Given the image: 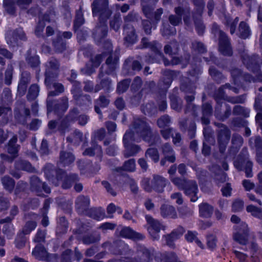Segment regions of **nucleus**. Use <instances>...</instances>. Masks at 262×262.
I'll return each instance as SVG.
<instances>
[{
	"instance_id": "1",
	"label": "nucleus",
	"mask_w": 262,
	"mask_h": 262,
	"mask_svg": "<svg viewBox=\"0 0 262 262\" xmlns=\"http://www.w3.org/2000/svg\"><path fill=\"white\" fill-rule=\"evenodd\" d=\"M142 139L150 145L157 144L160 141L158 135H152L151 129L145 119L135 118L131 128L123 137V143L125 147L124 156L125 158L135 156L141 150L140 147L132 143L135 141L140 142Z\"/></svg>"
},
{
	"instance_id": "2",
	"label": "nucleus",
	"mask_w": 262,
	"mask_h": 262,
	"mask_svg": "<svg viewBox=\"0 0 262 262\" xmlns=\"http://www.w3.org/2000/svg\"><path fill=\"white\" fill-rule=\"evenodd\" d=\"M104 249H108L109 251L116 255H124L121 259L111 260L108 262H150L151 255L149 251L145 247L139 246L137 248V257L132 258L134 252L123 241L117 240L113 244L106 242L102 245Z\"/></svg>"
},
{
	"instance_id": "3",
	"label": "nucleus",
	"mask_w": 262,
	"mask_h": 262,
	"mask_svg": "<svg viewBox=\"0 0 262 262\" xmlns=\"http://www.w3.org/2000/svg\"><path fill=\"white\" fill-rule=\"evenodd\" d=\"M92 11L94 16L98 14L100 15L99 25L96 26L94 36L96 40L100 41L107 35V27L106 21L112 14V12L108 8L107 0H95L92 4Z\"/></svg>"
},
{
	"instance_id": "4",
	"label": "nucleus",
	"mask_w": 262,
	"mask_h": 262,
	"mask_svg": "<svg viewBox=\"0 0 262 262\" xmlns=\"http://www.w3.org/2000/svg\"><path fill=\"white\" fill-rule=\"evenodd\" d=\"M47 87L49 89H54V91H49L48 93L47 100L48 113L52 111L57 114L65 112L69 107L68 99L67 97H63L58 101H52L51 99V96H57L64 92L63 85L55 82V78H53L51 87Z\"/></svg>"
},
{
	"instance_id": "5",
	"label": "nucleus",
	"mask_w": 262,
	"mask_h": 262,
	"mask_svg": "<svg viewBox=\"0 0 262 262\" xmlns=\"http://www.w3.org/2000/svg\"><path fill=\"white\" fill-rule=\"evenodd\" d=\"M171 181L179 190H183L185 195L190 197L191 202H194L198 200L199 197L197 194L199 189L195 180L176 177Z\"/></svg>"
},
{
	"instance_id": "6",
	"label": "nucleus",
	"mask_w": 262,
	"mask_h": 262,
	"mask_svg": "<svg viewBox=\"0 0 262 262\" xmlns=\"http://www.w3.org/2000/svg\"><path fill=\"white\" fill-rule=\"evenodd\" d=\"M51 165H47L44 169L45 175L47 179L51 181L55 173H56V179L58 181L62 180V187L68 189L72 186V183L78 180V176L76 174H72L67 176L65 172L62 170L55 171Z\"/></svg>"
},
{
	"instance_id": "7",
	"label": "nucleus",
	"mask_w": 262,
	"mask_h": 262,
	"mask_svg": "<svg viewBox=\"0 0 262 262\" xmlns=\"http://www.w3.org/2000/svg\"><path fill=\"white\" fill-rule=\"evenodd\" d=\"M213 97L216 103L215 107L214 116L219 120L224 121L231 115V108L229 104H225V106L226 107V112L224 113V115L221 114L220 103H223V101L226 100V98L228 97L225 94L223 85L214 91Z\"/></svg>"
},
{
	"instance_id": "8",
	"label": "nucleus",
	"mask_w": 262,
	"mask_h": 262,
	"mask_svg": "<svg viewBox=\"0 0 262 262\" xmlns=\"http://www.w3.org/2000/svg\"><path fill=\"white\" fill-rule=\"evenodd\" d=\"M211 32L215 37H219L220 52L224 56H231L232 50L230 39L227 34L220 29V26L215 23L212 25Z\"/></svg>"
},
{
	"instance_id": "9",
	"label": "nucleus",
	"mask_w": 262,
	"mask_h": 262,
	"mask_svg": "<svg viewBox=\"0 0 262 262\" xmlns=\"http://www.w3.org/2000/svg\"><path fill=\"white\" fill-rule=\"evenodd\" d=\"M234 166L238 171L244 170L247 177L251 178L253 176V163L249 160L247 148L244 147L242 149L234 161Z\"/></svg>"
},
{
	"instance_id": "10",
	"label": "nucleus",
	"mask_w": 262,
	"mask_h": 262,
	"mask_svg": "<svg viewBox=\"0 0 262 262\" xmlns=\"http://www.w3.org/2000/svg\"><path fill=\"white\" fill-rule=\"evenodd\" d=\"M143 189L146 192H151L152 190L161 193L164 189V178L162 176L154 174L151 181L149 178H144L141 183Z\"/></svg>"
},
{
	"instance_id": "11",
	"label": "nucleus",
	"mask_w": 262,
	"mask_h": 262,
	"mask_svg": "<svg viewBox=\"0 0 262 262\" xmlns=\"http://www.w3.org/2000/svg\"><path fill=\"white\" fill-rule=\"evenodd\" d=\"M141 43L143 48H149L154 53L155 57L146 56L145 61L148 63L159 62L163 58L161 52L162 46L156 41L149 42L146 38H143L141 40Z\"/></svg>"
},
{
	"instance_id": "12",
	"label": "nucleus",
	"mask_w": 262,
	"mask_h": 262,
	"mask_svg": "<svg viewBox=\"0 0 262 262\" xmlns=\"http://www.w3.org/2000/svg\"><path fill=\"white\" fill-rule=\"evenodd\" d=\"M105 136V129L101 128L95 133V139H92L91 147L86 148L83 152V155L88 156H96L100 159L102 156V150L100 146L98 145L95 141L97 139L100 141L102 140Z\"/></svg>"
},
{
	"instance_id": "13",
	"label": "nucleus",
	"mask_w": 262,
	"mask_h": 262,
	"mask_svg": "<svg viewBox=\"0 0 262 262\" xmlns=\"http://www.w3.org/2000/svg\"><path fill=\"white\" fill-rule=\"evenodd\" d=\"M159 0H141V6L142 12L144 16L150 20L158 21L160 19L161 15L163 13L162 8L158 9L154 13H153L154 8L150 5L155 4Z\"/></svg>"
},
{
	"instance_id": "14",
	"label": "nucleus",
	"mask_w": 262,
	"mask_h": 262,
	"mask_svg": "<svg viewBox=\"0 0 262 262\" xmlns=\"http://www.w3.org/2000/svg\"><path fill=\"white\" fill-rule=\"evenodd\" d=\"M45 67V83L47 86L51 87L53 78H55L57 76L59 63L57 59L52 58L47 62Z\"/></svg>"
},
{
	"instance_id": "15",
	"label": "nucleus",
	"mask_w": 262,
	"mask_h": 262,
	"mask_svg": "<svg viewBox=\"0 0 262 262\" xmlns=\"http://www.w3.org/2000/svg\"><path fill=\"white\" fill-rule=\"evenodd\" d=\"M179 50L178 42L173 40L169 44L165 46V53L168 54L170 59L165 57V66L169 65H176L180 62V59L173 55H176Z\"/></svg>"
},
{
	"instance_id": "16",
	"label": "nucleus",
	"mask_w": 262,
	"mask_h": 262,
	"mask_svg": "<svg viewBox=\"0 0 262 262\" xmlns=\"http://www.w3.org/2000/svg\"><path fill=\"white\" fill-rule=\"evenodd\" d=\"M79 114L78 109L74 108L70 110L65 117L60 121L59 128L61 131L62 134L69 132L70 127L77 121Z\"/></svg>"
},
{
	"instance_id": "17",
	"label": "nucleus",
	"mask_w": 262,
	"mask_h": 262,
	"mask_svg": "<svg viewBox=\"0 0 262 262\" xmlns=\"http://www.w3.org/2000/svg\"><path fill=\"white\" fill-rule=\"evenodd\" d=\"M237 230L233 235V239L241 245H246L248 241L249 229L247 225L242 222L235 226Z\"/></svg>"
},
{
	"instance_id": "18",
	"label": "nucleus",
	"mask_w": 262,
	"mask_h": 262,
	"mask_svg": "<svg viewBox=\"0 0 262 262\" xmlns=\"http://www.w3.org/2000/svg\"><path fill=\"white\" fill-rule=\"evenodd\" d=\"M145 219L147 222L145 227L148 233L154 239H158L162 224L149 215H146Z\"/></svg>"
},
{
	"instance_id": "19",
	"label": "nucleus",
	"mask_w": 262,
	"mask_h": 262,
	"mask_svg": "<svg viewBox=\"0 0 262 262\" xmlns=\"http://www.w3.org/2000/svg\"><path fill=\"white\" fill-rule=\"evenodd\" d=\"M37 259L46 260L48 262H57V256L55 254H49L45 248L40 244L36 245L32 252Z\"/></svg>"
},
{
	"instance_id": "20",
	"label": "nucleus",
	"mask_w": 262,
	"mask_h": 262,
	"mask_svg": "<svg viewBox=\"0 0 262 262\" xmlns=\"http://www.w3.org/2000/svg\"><path fill=\"white\" fill-rule=\"evenodd\" d=\"M243 63L246 66L248 70L253 73L262 72L259 65V58L258 55H253L249 56L247 54L242 56Z\"/></svg>"
},
{
	"instance_id": "21",
	"label": "nucleus",
	"mask_w": 262,
	"mask_h": 262,
	"mask_svg": "<svg viewBox=\"0 0 262 262\" xmlns=\"http://www.w3.org/2000/svg\"><path fill=\"white\" fill-rule=\"evenodd\" d=\"M119 57L118 53L111 54L107 58L105 65L103 66L101 69V72L99 74L100 77L103 76L102 71L104 70V72L107 74H111L118 67Z\"/></svg>"
},
{
	"instance_id": "22",
	"label": "nucleus",
	"mask_w": 262,
	"mask_h": 262,
	"mask_svg": "<svg viewBox=\"0 0 262 262\" xmlns=\"http://www.w3.org/2000/svg\"><path fill=\"white\" fill-rule=\"evenodd\" d=\"M30 185L31 190L34 191L38 196L43 195V191L47 193H49L51 192L50 187L45 183H42L36 176H33L30 178Z\"/></svg>"
},
{
	"instance_id": "23",
	"label": "nucleus",
	"mask_w": 262,
	"mask_h": 262,
	"mask_svg": "<svg viewBox=\"0 0 262 262\" xmlns=\"http://www.w3.org/2000/svg\"><path fill=\"white\" fill-rule=\"evenodd\" d=\"M179 127L181 131L188 132V136L190 139L195 137L196 124L193 120H189L187 118H181L179 121Z\"/></svg>"
},
{
	"instance_id": "24",
	"label": "nucleus",
	"mask_w": 262,
	"mask_h": 262,
	"mask_svg": "<svg viewBox=\"0 0 262 262\" xmlns=\"http://www.w3.org/2000/svg\"><path fill=\"white\" fill-rule=\"evenodd\" d=\"M7 41L10 46L14 47L18 45V39L25 40L26 39V35L22 28H18L13 31L11 34L10 33L7 34L6 36Z\"/></svg>"
},
{
	"instance_id": "25",
	"label": "nucleus",
	"mask_w": 262,
	"mask_h": 262,
	"mask_svg": "<svg viewBox=\"0 0 262 262\" xmlns=\"http://www.w3.org/2000/svg\"><path fill=\"white\" fill-rule=\"evenodd\" d=\"M170 23L173 26H165V35H174L176 33V29L175 26L182 23V17L178 16L176 15H170L168 17Z\"/></svg>"
},
{
	"instance_id": "26",
	"label": "nucleus",
	"mask_w": 262,
	"mask_h": 262,
	"mask_svg": "<svg viewBox=\"0 0 262 262\" xmlns=\"http://www.w3.org/2000/svg\"><path fill=\"white\" fill-rule=\"evenodd\" d=\"M12 221V218L11 217H7L0 220V224H5L2 229L3 233L9 239L12 237L15 231Z\"/></svg>"
},
{
	"instance_id": "27",
	"label": "nucleus",
	"mask_w": 262,
	"mask_h": 262,
	"mask_svg": "<svg viewBox=\"0 0 262 262\" xmlns=\"http://www.w3.org/2000/svg\"><path fill=\"white\" fill-rule=\"evenodd\" d=\"M119 235L125 238H129L134 240L141 239L144 236L138 232H136L129 227H124L119 231Z\"/></svg>"
},
{
	"instance_id": "28",
	"label": "nucleus",
	"mask_w": 262,
	"mask_h": 262,
	"mask_svg": "<svg viewBox=\"0 0 262 262\" xmlns=\"http://www.w3.org/2000/svg\"><path fill=\"white\" fill-rule=\"evenodd\" d=\"M215 124L220 128L217 131L218 142H228L231 136L230 129L223 123H215Z\"/></svg>"
},
{
	"instance_id": "29",
	"label": "nucleus",
	"mask_w": 262,
	"mask_h": 262,
	"mask_svg": "<svg viewBox=\"0 0 262 262\" xmlns=\"http://www.w3.org/2000/svg\"><path fill=\"white\" fill-rule=\"evenodd\" d=\"M195 93L192 94H185L184 99H185L187 104L185 110V113H187L190 112H192V115L195 117L198 116L197 110L198 106L192 103V102L195 99L194 97Z\"/></svg>"
},
{
	"instance_id": "30",
	"label": "nucleus",
	"mask_w": 262,
	"mask_h": 262,
	"mask_svg": "<svg viewBox=\"0 0 262 262\" xmlns=\"http://www.w3.org/2000/svg\"><path fill=\"white\" fill-rule=\"evenodd\" d=\"M180 90L185 94L195 93L196 86L189 78L184 77L181 81L180 84Z\"/></svg>"
},
{
	"instance_id": "31",
	"label": "nucleus",
	"mask_w": 262,
	"mask_h": 262,
	"mask_svg": "<svg viewBox=\"0 0 262 262\" xmlns=\"http://www.w3.org/2000/svg\"><path fill=\"white\" fill-rule=\"evenodd\" d=\"M125 35L124 40L128 44H133L137 40V36L135 34L134 28L130 25H126L124 28Z\"/></svg>"
},
{
	"instance_id": "32",
	"label": "nucleus",
	"mask_w": 262,
	"mask_h": 262,
	"mask_svg": "<svg viewBox=\"0 0 262 262\" xmlns=\"http://www.w3.org/2000/svg\"><path fill=\"white\" fill-rule=\"evenodd\" d=\"M223 17V24L227 27L229 28L230 33L233 34L235 32L237 24L239 21V18L236 17L234 19H232L229 15L226 14H224Z\"/></svg>"
},
{
	"instance_id": "33",
	"label": "nucleus",
	"mask_w": 262,
	"mask_h": 262,
	"mask_svg": "<svg viewBox=\"0 0 262 262\" xmlns=\"http://www.w3.org/2000/svg\"><path fill=\"white\" fill-rule=\"evenodd\" d=\"M232 146L230 149V154H232L233 156L235 155L238 151L239 147L243 144V138L239 134H233L231 140Z\"/></svg>"
},
{
	"instance_id": "34",
	"label": "nucleus",
	"mask_w": 262,
	"mask_h": 262,
	"mask_svg": "<svg viewBox=\"0 0 262 262\" xmlns=\"http://www.w3.org/2000/svg\"><path fill=\"white\" fill-rule=\"evenodd\" d=\"M83 139V133L77 129L67 138V142L75 146L79 145Z\"/></svg>"
},
{
	"instance_id": "35",
	"label": "nucleus",
	"mask_w": 262,
	"mask_h": 262,
	"mask_svg": "<svg viewBox=\"0 0 262 262\" xmlns=\"http://www.w3.org/2000/svg\"><path fill=\"white\" fill-rule=\"evenodd\" d=\"M90 204V199L83 195L79 196L75 202L76 208L79 213H82Z\"/></svg>"
},
{
	"instance_id": "36",
	"label": "nucleus",
	"mask_w": 262,
	"mask_h": 262,
	"mask_svg": "<svg viewBox=\"0 0 262 262\" xmlns=\"http://www.w3.org/2000/svg\"><path fill=\"white\" fill-rule=\"evenodd\" d=\"M54 15L55 14L54 12H50L49 14H45L44 15L42 20H40L36 27L35 33L37 36H40L43 32L45 26L43 21L48 22L50 21L52 19H53Z\"/></svg>"
},
{
	"instance_id": "37",
	"label": "nucleus",
	"mask_w": 262,
	"mask_h": 262,
	"mask_svg": "<svg viewBox=\"0 0 262 262\" xmlns=\"http://www.w3.org/2000/svg\"><path fill=\"white\" fill-rule=\"evenodd\" d=\"M192 19L198 34L199 35H203L205 30V26L202 20V15L192 14Z\"/></svg>"
},
{
	"instance_id": "38",
	"label": "nucleus",
	"mask_w": 262,
	"mask_h": 262,
	"mask_svg": "<svg viewBox=\"0 0 262 262\" xmlns=\"http://www.w3.org/2000/svg\"><path fill=\"white\" fill-rule=\"evenodd\" d=\"M199 213L201 217L208 218L213 213L214 208L213 206L207 203H202L199 206Z\"/></svg>"
},
{
	"instance_id": "39",
	"label": "nucleus",
	"mask_w": 262,
	"mask_h": 262,
	"mask_svg": "<svg viewBox=\"0 0 262 262\" xmlns=\"http://www.w3.org/2000/svg\"><path fill=\"white\" fill-rule=\"evenodd\" d=\"M75 160L74 155L70 152L62 151L60 154L59 163L63 166H69Z\"/></svg>"
},
{
	"instance_id": "40",
	"label": "nucleus",
	"mask_w": 262,
	"mask_h": 262,
	"mask_svg": "<svg viewBox=\"0 0 262 262\" xmlns=\"http://www.w3.org/2000/svg\"><path fill=\"white\" fill-rule=\"evenodd\" d=\"M109 103V99L104 95H100L99 98L95 100V104L94 107L95 111L98 114L100 115V118L102 117V113L99 106L101 107H105L108 105Z\"/></svg>"
},
{
	"instance_id": "41",
	"label": "nucleus",
	"mask_w": 262,
	"mask_h": 262,
	"mask_svg": "<svg viewBox=\"0 0 262 262\" xmlns=\"http://www.w3.org/2000/svg\"><path fill=\"white\" fill-rule=\"evenodd\" d=\"M17 138L16 135L13 136V137L9 141L8 146V152L9 154L13 156L14 157L17 156V153L19 149V145L16 144Z\"/></svg>"
},
{
	"instance_id": "42",
	"label": "nucleus",
	"mask_w": 262,
	"mask_h": 262,
	"mask_svg": "<svg viewBox=\"0 0 262 262\" xmlns=\"http://www.w3.org/2000/svg\"><path fill=\"white\" fill-rule=\"evenodd\" d=\"M238 32V36L244 39L248 38L251 34V31L248 25L243 21L239 23Z\"/></svg>"
},
{
	"instance_id": "43",
	"label": "nucleus",
	"mask_w": 262,
	"mask_h": 262,
	"mask_svg": "<svg viewBox=\"0 0 262 262\" xmlns=\"http://www.w3.org/2000/svg\"><path fill=\"white\" fill-rule=\"evenodd\" d=\"M170 136L172 138V141L174 144L179 143L182 140L181 134L179 133H176L173 128H165V139L169 138Z\"/></svg>"
},
{
	"instance_id": "44",
	"label": "nucleus",
	"mask_w": 262,
	"mask_h": 262,
	"mask_svg": "<svg viewBox=\"0 0 262 262\" xmlns=\"http://www.w3.org/2000/svg\"><path fill=\"white\" fill-rule=\"evenodd\" d=\"M15 168L16 170H26L29 172H34L35 169L28 161L23 160H18L15 163Z\"/></svg>"
},
{
	"instance_id": "45",
	"label": "nucleus",
	"mask_w": 262,
	"mask_h": 262,
	"mask_svg": "<svg viewBox=\"0 0 262 262\" xmlns=\"http://www.w3.org/2000/svg\"><path fill=\"white\" fill-rule=\"evenodd\" d=\"M255 76L253 77L248 73H245L242 75L243 80L248 83L260 82L262 83V72L254 73Z\"/></svg>"
},
{
	"instance_id": "46",
	"label": "nucleus",
	"mask_w": 262,
	"mask_h": 262,
	"mask_svg": "<svg viewBox=\"0 0 262 262\" xmlns=\"http://www.w3.org/2000/svg\"><path fill=\"white\" fill-rule=\"evenodd\" d=\"M209 73L212 78L217 83H221L225 79L222 72L213 67L209 68Z\"/></svg>"
},
{
	"instance_id": "47",
	"label": "nucleus",
	"mask_w": 262,
	"mask_h": 262,
	"mask_svg": "<svg viewBox=\"0 0 262 262\" xmlns=\"http://www.w3.org/2000/svg\"><path fill=\"white\" fill-rule=\"evenodd\" d=\"M53 46L56 52L61 53L66 49L67 42L60 35H58L57 39L53 41Z\"/></svg>"
},
{
	"instance_id": "48",
	"label": "nucleus",
	"mask_w": 262,
	"mask_h": 262,
	"mask_svg": "<svg viewBox=\"0 0 262 262\" xmlns=\"http://www.w3.org/2000/svg\"><path fill=\"white\" fill-rule=\"evenodd\" d=\"M230 74L232 78L233 83L237 86L241 84L239 78L242 77V75L244 74L242 70L238 68H234L230 70Z\"/></svg>"
},
{
	"instance_id": "49",
	"label": "nucleus",
	"mask_w": 262,
	"mask_h": 262,
	"mask_svg": "<svg viewBox=\"0 0 262 262\" xmlns=\"http://www.w3.org/2000/svg\"><path fill=\"white\" fill-rule=\"evenodd\" d=\"M246 211L250 213L253 217L262 220V208L249 205L246 207Z\"/></svg>"
},
{
	"instance_id": "50",
	"label": "nucleus",
	"mask_w": 262,
	"mask_h": 262,
	"mask_svg": "<svg viewBox=\"0 0 262 262\" xmlns=\"http://www.w3.org/2000/svg\"><path fill=\"white\" fill-rule=\"evenodd\" d=\"M254 106L259 112L257 114L255 119L257 121L262 120V95L258 94L255 98Z\"/></svg>"
},
{
	"instance_id": "51",
	"label": "nucleus",
	"mask_w": 262,
	"mask_h": 262,
	"mask_svg": "<svg viewBox=\"0 0 262 262\" xmlns=\"http://www.w3.org/2000/svg\"><path fill=\"white\" fill-rule=\"evenodd\" d=\"M213 168L216 169L217 171L214 173V180L217 184L219 185L225 182L227 180V174L217 166H214Z\"/></svg>"
},
{
	"instance_id": "52",
	"label": "nucleus",
	"mask_w": 262,
	"mask_h": 262,
	"mask_svg": "<svg viewBox=\"0 0 262 262\" xmlns=\"http://www.w3.org/2000/svg\"><path fill=\"white\" fill-rule=\"evenodd\" d=\"M74 98L79 105H90L92 104V99L89 95H83L80 93Z\"/></svg>"
},
{
	"instance_id": "53",
	"label": "nucleus",
	"mask_w": 262,
	"mask_h": 262,
	"mask_svg": "<svg viewBox=\"0 0 262 262\" xmlns=\"http://www.w3.org/2000/svg\"><path fill=\"white\" fill-rule=\"evenodd\" d=\"M1 181L3 186L6 190L9 191L13 190L15 185V182L12 178L6 176L2 178Z\"/></svg>"
},
{
	"instance_id": "54",
	"label": "nucleus",
	"mask_w": 262,
	"mask_h": 262,
	"mask_svg": "<svg viewBox=\"0 0 262 262\" xmlns=\"http://www.w3.org/2000/svg\"><path fill=\"white\" fill-rule=\"evenodd\" d=\"M39 92V86L36 84H32L28 91L27 99L28 100H33L38 96Z\"/></svg>"
},
{
	"instance_id": "55",
	"label": "nucleus",
	"mask_w": 262,
	"mask_h": 262,
	"mask_svg": "<svg viewBox=\"0 0 262 262\" xmlns=\"http://www.w3.org/2000/svg\"><path fill=\"white\" fill-rule=\"evenodd\" d=\"M167 160L170 163H173L176 160L174 151L170 144H165V161Z\"/></svg>"
},
{
	"instance_id": "56",
	"label": "nucleus",
	"mask_w": 262,
	"mask_h": 262,
	"mask_svg": "<svg viewBox=\"0 0 262 262\" xmlns=\"http://www.w3.org/2000/svg\"><path fill=\"white\" fill-rule=\"evenodd\" d=\"M68 228V222L64 217H61L58 221V225L56 228L57 234H64L67 232Z\"/></svg>"
},
{
	"instance_id": "57",
	"label": "nucleus",
	"mask_w": 262,
	"mask_h": 262,
	"mask_svg": "<svg viewBox=\"0 0 262 262\" xmlns=\"http://www.w3.org/2000/svg\"><path fill=\"white\" fill-rule=\"evenodd\" d=\"M248 122L241 117H235L231 121V127L233 129H236L237 128L244 127L247 126Z\"/></svg>"
},
{
	"instance_id": "58",
	"label": "nucleus",
	"mask_w": 262,
	"mask_h": 262,
	"mask_svg": "<svg viewBox=\"0 0 262 262\" xmlns=\"http://www.w3.org/2000/svg\"><path fill=\"white\" fill-rule=\"evenodd\" d=\"M84 18L81 11L77 12L76 19L74 21V29L75 31L77 33L78 37L80 35V32L78 30L79 27L83 24Z\"/></svg>"
},
{
	"instance_id": "59",
	"label": "nucleus",
	"mask_w": 262,
	"mask_h": 262,
	"mask_svg": "<svg viewBox=\"0 0 262 262\" xmlns=\"http://www.w3.org/2000/svg\"><path fill=\"white\" fill-rule=\"evenodd\" d=\"M100 239V235L97 233L87 235L83 237L82 242L84 244L90 245L98 242Z\"/></svg>"
},
{
	"instance_id": "60",
	"label": "nucleus",
	"mask_w": 262,
	"mask_h": 262,
	"mask_svg": "<svg viewBox=\"0 0 262 262\" xmlns=\"http://www.w3.org/2000/svg\"><path fill=\"white\" fill-rule=\"evenodd\" d=\"M171 102V107L173 110L177 112H180L182 110V102L180 99L174 95L169 96Z\"/></svg>"
},
{
	"instance_id": "61",
	"label": "nucleus",
	"mask_w": 262,
	"mask_h": 262,
	"mask_svg": "<svg viewBox=\"0 0 262 262\" xmlns=\"http://www.w3.org/2000/svg\"><path fill=\"white\" fill-rule=\"evenodd\" d=\"M249 110L241 105H235L233 109V114L234 115H241L244 117H248L249 116Z\"/></svg>"
},
{
	"instance_id": "62",
	"label": "nucleus",
	"mask_w": 262,
	"mask_h": 262,
	"mask_svg": "<svg viewBox=\"0 0 262 262\" xmlns=\"http://www.w3.org/2000/svg\"><path fill=\"white\" fill-rule=\"evenodd\" d=\"M25 235V234L20 231L18 232L15 240V245L16 248L21 249L25 246L27 241Z\"/></svg>"
},
{
	"instance_id": "63",
	"label": "nucleus",
	"mask_w": 262,
	"mask_h": 262,
	"mask_svg": "<svg viewBox=\"0 0 262 262\" xmlns=\"http://www.w3.org/2000/svg\"><path fill=\"white\" fill-rule=\"evenodd\" d=\"M37 226V223L35 221H29L26 222L22 230L20 231L24 234L28 235L34 230Z\"/></svg>"
},
{
	"instance_id": "64",
	"label": "nucleus",
	"mask_w": 262,
	"mask_h": 262,
	"mask_svg": "<svg viewBox=\"0 0 262 262\" xmlns=\"http://www.w3.org/2000/svg\"><path fill=\"white\" fill-rule=\"evenodd\" d=\"M145 157L150 158L155 162H158L159 160V154L156 148H149L145 152Z\"/></svg>"
}]
</instances>
